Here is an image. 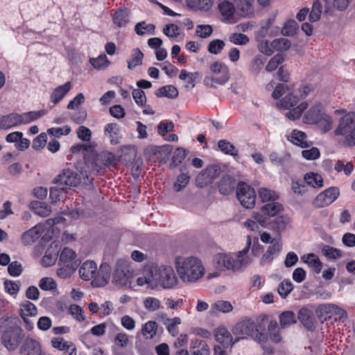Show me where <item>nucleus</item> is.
<instances>
[{"mask_svg":"<svg viewBox=\"0 0 355 355\" xmlns=\"http://www.w3.org/2000/svg\"><path fill=\"white\" fill-rule=\"evenodd\" d=\"M157 97H167L175 98L178 96L177 88L173 85H166L159 87L155 93Z\"/></svg>","mask_w":355,"mask_h":355,"instance_id":"38","label":"nucleus"},{"mask_svg":"<svg viewBox=\"0 0 355 355\" xmlns=\"http://www.w3.org/2000/svg\"><path fill=\"white\" fill-rule=\"evenodd\" d=\"M218 146L219 149L226 155L234 157L238 155V150L236 148V147L230 141L225 139L220 140L218 143Z\"/></svg>","mask_w":355,"mask_h":355,"instance_id":"45","label":"nucleus"},{"mask_svg":"<svg viewBox=\"0 0 355 355\" xmlns=\"http://www.w3.org/2000/svg\"><path fill=\"white\" fill-rule=\"evenodd\" d=\"M81 176H83L85 184H91L94 180V177L92 173H87V171L82 170L80 175L76 171L70 168H64L62 171L55 178L53 183L62 186L63 187H77L81 181Z\"/></svg>","mask_w":355,"mask_h":355,"instance_id":"3","label":"nucleus"},{"mask_svg":"<svg viewBox=\"0 0 355 355\" xmlns=\"http://www.w3.org/2000/svg\"><path fill=\"white\" fill-rule=\"evenodd\" d=\"M60 268L57 270V275L61 279H67L74 272L78 265L58 264Z\"/></svg>","mask_w":355,"mask_h":355,"instance_id":"46","label":"nucleus"},{"mask_svg":"<svg viewBox=\"0 0 355 355\" xmlns=\"http://www.w3.org/2000/svg\"><path fill=\"white\" fill-rule=\"evenodd\" d=\"M94 159L92 164V172L93 174L100 173L101 170L110 166L114 160V156L112 153L103 151L96 155L93 153Z\"/></svg>","mask_w":355,"mask_h":355,"instance_id":"13","label":"nucleus"},{"mask_svg":"<svg viewBox=\"0 0 355 355\" xmlns=\"http://www.w3.org/2000/svg\"><path fill=\"white\" fill-rule=\"evenodd\" d=\"M213 263L216 269L220 271L225 270L238 271L244 265V260L234 259L229 254L220 253L214 256Z\"/></svg>","mask_w":355,"mask_h":355,"instance_id":"8","label":"nucleus"},{"mask_svg":"<svg viewBox=\"0 0 355 355\" xmlns=\"http://www.w3.org/2000/svg\"><path fill=\"white\" fill-rule=\"evenodd\" d=\"M297 318L305 329L314 331L316 329V319L313 311L306 307L302 308L297 313Z\"/></svg>","mask_w":355,"mask_h":355,"instance_id":"14","label":"nucleus"},{"mask_svg":"<svg viewBox=\"0 0 355 355\" xmlns=\"http://www.w3.org/2000/svg\"><path fill=\"white\" fill-rule=\"evenodd\" d=\"M157 327L158 325L155 321H148L142 326L141 334L145 339H153L156 335Z\"/></svg>","mask_w":355,"mask_h":355,"instance_id":"37","label":"nucleus"},{"mask_svg":"<svg viewBox=\"0 0 355 355\" xmlns=\"http://www.w3.org/2000/svg\"><path fill=\"white\" fill-rule=\"evenodd\" d=\"M279 322L282 328H287L291 324L296 322L295 315L293 311H287L279 315Z\"/></svg>","mask_w":355,"mask_h":355,"instance_id":"43","label":"nucleus"},{"mask_svg":"<svg viewBox=\"0 0 355 355\" xmlns=\"http://www.w3.org/2000/svg\"><path fill=\"white\" fill-rule=\"evenodd\" d=\"M43 232L42 226L37 225L25 232L21 236V241L24 245H31L38 239Z\"/></svg>","mask_w":355,"mask_h":355,"instance_id":"22","label":"nucleus"},{"mask_svg":"<svg viewBox=\"0 0 355 355\" xmlns=\"http://www.w3.org/2000/svg\"><path fill=\"white\" fill-rule=\"evenodd\" d=\"M180 324H181V319L178 317H175L171 319L167 318L164 322V324L166 325L168 331L173 336H175L178 335V326Z\"/></svg>","mask_w":355,"mask_h":355,"instance_id":"51","label":"nucleus"},{"mask_svg":"<svg viewBox=\"0 0 355 355\" xmlns=\"http://www.w3.org/2000/svg\"><path fill=\"white\" fill-rule=\"evenodd\" d=\"M218 9L221 15L227 20H229L235 12V8L233 3L226 1L219 3Z\"/></svg>","mask_w":355,"mask_h":355,"instance_id":"42","label":"nucleus"},{"mask_svg":"<svg viewBox=\"0 0 355 355\" xmlns=\"http://www.w3.org/2000/svg\"><path fill=\"white\" fill-rule=\"evenodd\" d=\"M19 125V114L18 113H10L0 118V129L8 130Z\"/></svg>","mask_w":355,"mask_h":355,"instance_id":"25","label":"nucleus"},{"mask_svg":"<svg viewBox=\"0 0 355 355\" xmlns=\"http://www.w3.org/2000/svg\"><path fill=\"white\" fill-rule=\"evenodd\" d=\"M287 139L302 148L310 147L312 145V142L307 140L306 133L298 130H293L290 135L287 137Z\"/></svg>","mask_w":355,"mask_h":355,"instance_id":"18","label":"nucleus"},{"mask_svg":"<svg viewBox=\"0 0 355 355\" xmlns=\"http://www.w3.org/2000/svg\"><path fill=\"white\" fill-rule=\"evenodd\" d=\"M220 173V168L216 166H209L202 171L196 178V185L202 188L211 184Z\"/></svg>","mask_w":355,"mask_h":355,"instance_id":"12","label":"nucleus"},{"mask_svg":"<svg viewBox=\"0 0 355 355\" xmlns=\"http://www.w3.org/2000/svg\"><path fill=\"white\" fill-rule=\"evenodd\" d=\"M304 180L307 185L313 188H321L323 187V179L322 176L318 173H306L304 177Z\"/></svg>","mask_w":355,"mask_h":355,"instance_id":"40","label":"nucleus"},{"mask_svg":"<svg viewBox=\"0 0 355 355\" xmlns=\"http://www.w3.org/2000/svg\"><path fill=\"white\" fill-rule=\"evenodd\" d=\"M284 60V57L282 54H276L268 62L266 67L267 71H272L275 70L279 64H282Z\"/></svg>","mask_w":355,"mask_h":355,"instance_id":"63","label":"nucleus"},{"mask_svg":"<svg viewBox=\"0 0 355 355\" xmlns=\"http://www.w3.org/2000/svg\"><path fill=\"white\" fill-rule=\"evenodd\" d=\"M190 180V176L185 167L181 168V173L177 178V181L173 184V189L176 192H180L188 184Z\"/></svg>","mask_w":355,"mask_h":355,"instance_id":"36","label":"nucleus"},{"mask_svg":"<svg viewBox=\"0 0 355 355\" xmlns=\"http://www.w3.org/2000/svg\"><path fill=\"white\" fill-rule=\"evenodd\" d=\"M76 258V254L72 249L64 248L60 254L58 264L78 266Z\"/></svg>","mask_w":355,"mask_h":355,"instance_id":"29","label":"nucleus"},{"mask_svg":"<svg viewBox=\"0 0 355 355\" xmlns=\"http://www.w3.org/2000/svg\"><path fill=\"white\" fill-rule=\"evenodd\" d=\"M89 62L94 68L101 69L107 66L109 61L106 55L101 54L96 58H90Z\"/></svg>","mask_w":355,"mask_h":355,"instance_id":"59","label":"nucleus"},{"mask_svg":"<svg viewBox=\"0 0 355 355\" xmlns=\"http://www.w3.org/2000/svg\"><path fill=\"white\" fill-rule=\"evenodd\" d=\"M302 260L311 267L315 272L319 274L321 272L322 268V263L320 259L315 254L311 253L304 255L302 257Z\"/></svg>","mask_w":355,"mask_h":355,"instance_id":"33","label":"nucleus"},{"mask_svg":"<svg viewBox=\"0 0 355 355\" xmlns=\"http://www.w3.org/2000/svg\"><path fill=\"white\" fill-rule=\"evenodd\" d=\"M235 187L234 180L230 176L227 175L223 177L219 182L218 189L219 191L223 195H229L231 193Z\"/></svg>","mask_w":355,"mask_h":355,"instance_id":"34","label":"nucleus"},{"mask_svg":"<svg viewBox=\"0 0 355 355\" xmlns=\"http://www.w3.org/2000/svg\"><path fill=\"white\" fill-rule=\"evenodd\" d=\"M297 28L298 24L295 20H288L282 28V33L285 36H293L295 35Z\"/></svg>","mask_w":355,"mask_h":355,"instance_id":"57","label":"nucleus"},{"mask_svg":"<svg viewBox=\"0 0 355 355\" xmlns=\"http://www.w3.org/2000/svg\"><path fill=\"white\" fill-rule=\"evenodd\" d=\"M71 151L72 153H76L82 151L85 159L88 161V154H93V153H94V148L90 145L76 144L71 148Z\"/></svg>","mask_w":355,"mask_h":355,"instance_id":"56","label":"nucleus"},{"mask_svg":"<svg viewBox=\"0 0 355 355\" xmlns=\"http://www.w3.org/2000/svg\"><path fill=\"white\" fill-rule=\"evenodd\" d=\"M132 275V270L129 259L125 258L119 259L114 266L112 282L119 287L125 286L129 282Z\"/></svg>","mask_w":355,"mask_h":355,"instance_id":"4","label":"nucleus"},{"mask_svg":"<svg viewBox=\"0 0 355 355\" xmlns=\"http://www.w3.org/2000/svg\"><path fill=\"white\" fill-rule=\"evenodd\" d=\"M340 191L337 187H330L319 193L313 202V205L318 208H322L331 205L339 196Z\"/></svg>","mask_w":355,"mask_h":355,"instance_id":"10","label":"nucleus"},{"mask_svg":"<svg viewBox=\"0 0 355 355\" xmlns=\"http://www.w3.org/2000/svg\"><path fill=\"white\" fill-rule=\"evenodd\" d=\"M155 286L159 284L164 288H171L176 285L178 278L173 269L170 266H162L153 271Z\"/></svg>","mask_w":355,"mask_h":355,"instance_id":"7","label":"nucleus"},{"mask_svg":"<svg viewBox=\"0 0 355 355\" xmlns=\"http://www.w3.org/2000/svg\"><path fill=\"white\" fill-rule=\"evenodd\" d=\"M282 249V243L279 239H272L267 251L260 259V264L264 266L270 264L275 257L278 256Z\"/></svg>","mask_w":355,"mask_h":355,"instance_id":"15","label":"nucleus"},{"mask_svg":"<svg viewBox=\"0 0 355 355\" xmlns=\"http://www.w3.org/2000/svg\"><path fill=\"white\" fill-rule=\"evenodd\" d=\"M335 309H337V305L333 304L320 305L316 310L318 318L322 322L331 318L334 315Z\"/></svg>","mask_w":355,"mask_h":355,"instance_id":"27","label":"nucleus"},{"mask_svg":"<svg viewBox=\"0 0 355 355\" xmlns=\"http://www.w3.org/2000/svg\"><path fill=\"white\" fill-rule=\"evenodd\" d=\"M225 42L220 40H214L208 44V51L213 54H218L225 47Z\"/></svg>","mask_w":355,"mask_h":355,"instance_id":"64","label":"nucleus"},{"mask_svg":"<svg viewBox=\"0 0 355 355\" xmlns=\"http://www.w3.org/2000/svg\"><path fill=\"white\" fill-rule=\"evenodd\" d=\"M255 331H257V327L252 320L239 322L233 328V333L237 336L236 340L245 338L248 336L254 337Z\"/></svg>","mask_w":355,"mask_h":355,"instance_id":"11","label":"nucleus"},{"mask_svg":"<svg viewBox=\"0 0 355 355\" xmlns=\"http://www.w3.org/2000/svg\"><path fill=\"white\" fill-rule=\"evenodd\" d=\"M324 114L322 112V105L316 103L305 113L303 121L306 124H315L320 121V119Z\"/></svg>","mask_w":355,"mask_h":355,"instance_id":"20","label":"nucleus"},{"mask_svg":"<svg viewBox=\"0 0 355 355\" xmlns=\"http://www.w3.org/2000/svg\"><path fill=\"white\" fill-rule=\"evenodd\" d=\"M334 135L340 137V142L345 146H355V113L349 112L339 121L338 127L334 130Z\"/></svg>","mask_w":355,"mask_h":355,"instance_id":"2","label":"nucleus"},{"mask_svg":"<svg viewBox=\"0 0 355 355\" xmlns=\"http://www.w3.org/2000/svg\"><path fill=\"white\" fill-rule=\"evenodd\" d=\"M308 104L306 102H302L296 107L293 108L286 114L287 118L290 120L295 121L301 117L302 113L307 108Z\"/></svg>","mask_w":355,"mask_h":355,"instance_id":"50","label":"nucleus"},{"mask_svg":"<svg viewBox=\"0 0 355 355\" xmlns=\"http://www.w3.org/2000/svg\"><path fill=\"white\" fill-rule=\"evenodd\" d=\"M24 338L23 330L17 325H12L3 332L1 343L8 351H15Z\"/></svg>","mask_w":355,"mask_h":355,"instance_id":"6","label":"nucleus"},{"mask_svg":"<svg viewBox=\"0 0 355 355\" xmlns=\"http://www.w3.org/2000/svg\"><path fill=\"white\" fill-rule=\"evenodd\" d=\"M259 196L263 203H269L278 200L279 194L274 190L261 187L258 191Z\"/></svg>","mask_w":355,"mask_h":355,"instance_id":"35","label":"nucleus"},{"mask_svg":"<svg viewBox=\"0 0 355 355\" xmlns=\"http://www.w3.org/2000/svg\"><path fill=\"white\" fill-rule=\"evenodd\" d=\"M293 289L292 282L289 280H284L278 286L277 292L282 297L286 298Z\"/></svg>","mask_w":355,"mask_h":355,"instance_id":"60","label":"nucleus"},{"mask_svg":"<svg viewBox=\"0 0 355 355\" xmlns=\"http://www.w3.org/2000/svg\"><path fill=\"white\" fill-rule=\"evenodd\" d=\"M214 0H187L189 8L200 10H209L213 6Z\"/></svg>","mask_w":355,"mask_h":355,"instance_id":"41","label":"nucleus"},{"mask_svg":"<svg viewBox=\"0 0 355 355\" xmlns=\"http://www.w3.org/2000/svg\"><path fill=\"white\" fill-rule=\"evenodd\" d=\"M291 46V41L284 37L275 39L271 42V46L273 48L274 51H286L290 49Z\"/></svg>","mask_w":355,"mask_h":355,"instance_id":"48","label":"nucleus"},{"mask_svg":"<svg viewBox=\"0 0 355 355\" xmlns=\"http://www.w3.org/2000/svg\"><path fill=\"white\" fill-rule=\"evenodd\" d=\"M71 84L68 81L62 85L57 87L51 94V101L54 104L58 103L71 90Z\"/></svg>","mask_w":355,"mask_h":355,"instance_id":"28","label":"nucleus"},{"mask_svg":"<svg viewBox=\"0 0 355 355\" xmlns=\"http://www.w3.org/2000/svg\"><path fill=\"white\" fill-rule=\"evenodd\" d=\"M261 209L262 213L271 218L276 216L282 209V205L276 200L265 204Z\"/></svg>","mask_w":355,"mask_h":355,"instance_id":"39","label":"nucleus"},{"mask_svg":"<svg viewBox=\"0 0 355 355\" xmlns=\"http://www.w3.org/2000/svg\"><path fill=\"white\" fill-rule=\"evenodd\" d=\"M175 264L180 278L185 282H195L205 274V268L196 257H177Z\"/></svg>","mask_w":355,"mask_h":355,"instance_id":"1","label":"nucleus"},{"mask_svg":"<svg viewBox=\"0 0 355 355\" xmlns=\"http://www.w3.org/2000/svg\"><path fill=\"white\" fill-rule=\"evenodd\" d=\"M266 58L261 55H256L250 64V70L254 74H258L262 69Z\"/></svg>","mask_w":355,"mask_h":355,"instance_id":"52","label":"nucleus"},{"mask_svg":"<svg viewBox=\"0 0 355 355\" xmlns=\"http://www.w3.org/2000/svg\"><path fill=\"white\" fill-rule=\"evenodd\" d=\"M51 342L53 347L63 351L65 355H76V348L72 343L64 341L62 338H55Z\"/></svg>","mask_w":355,"mask_h":355,"instance_id":"26","label":"nucleus"},{"mask_svg":"<svg viewBox=\"0 0 355 355\" xmlns=\"http://www.w3.org/2000/svg\"><path fill=\"white\" fill-rule=\"evenodd\" d=\"M21 315L33 316L37 314V308L34 304L26 301L21 304Z\"/></svg>","mask_w":355,"mask_h":355,"instance_id":"61","label":"nucleus"},{"mask_svg":"<svg viewBox=\"0 0 355 355\" xmlns=\"http://www.w3.org/2000/svg\"><path fill=\"white\" fill-rule=\"evenodd\" d=\"M334 169L338 172L343 171L345 175H349L352 173L354 166L350 162L345 164L344 161L338 160L334 166Z\"/></svg>","mask_w":355,"mask_h":355,"instance_id":"62","label":"nucleus"},{"mask_svg":"<svg viewBox=\"0 0 355 355\" xmlns=\"http://www.w3.org/2000/svg\"><path fill=\"white\" fill-rule=\"evenodd\" d=\"M187 156V151L182 148H178L173 153L171 166L174 167L180 165Z\"/></svg>","mask_w":355,"mask_h":355,"instance_id":"58","label":"nucleus"},{"mask_svg":"<svg viewBox=\"0 0 355 355\" xmlns=\"http://www.w3.org/2000/svg\"><path fill=\"white\" fill-rule=\"evenodd\" d=\"M110 266L106 262L102 263L99 269L96 270V277L92 280V284L97 287L105 286L110 280Z\"/></svg>","mask_w":355,"mask_h":355,"instance_id":"16","label":"nucleus"},{"mask_svg":"<svg viewBox=\"0 0 355 355\" xmlns=\"http://www.w3.org/2000/svg\"><path fill=\"white\" fill-rule=\"evenodd\" d=\"M192 355H209V349L205 341L196 339L191 343Z\"/></svg>","mask_w":355,"mask_h":355,"instance_id":"31","label":"nucleus"},{"mask_svg":"<svg viewBox=\"0 0 355 355\" xmlns=\"http://www.w3.org/2000/svg\"><path fill=\"white\" fill-rule=\"evenodd\" d=\"M161 302L154 297H146L144 301L145 309L149 312H154L161 308Z\"/></svg>","mask_w":355,"mask_h":355,"instance_id":"54","label":"nucleus"},{"mask_svg":"<svg viewBox=\"0 0 355 355\" xmlns=\"http://www.w3.org/2000/svg\"><path fill=\"white\" fill-rule=\"evenodd\" d=\"M143 57L144 54L139 49H132L130 58L128 61V67L131 69L141 64Z\"/></svg>","mask_w":355,"mask_h":355,"instance_id":"44","label":"nucleus"},{"mask_svg":"<svg viewBox=\"0 0 355 355\" xmlns=\"http://www.w3.org/2000/svg\"><path fill=\"white\" fill-rule=\"evenodd\" d=\"M58 243H52L46 249L44 256L42 258V263L44 266L48 267L53 265L58 257Z\"/></svg>","mask_w":355,"mask_h":355,"instance_id":"21","label":"nucleus"},{"mask_svg":"<svg viewBox=\"0 0 355 355\" xmlns=\"http://www.w3.org/2000/svg\"><path fill=\"white\" fill-rule=\"evenodd\" d=\"M299 96L293 94H288L281 101L280 105L284 109H290L297 105L299 101Z\"/></svg>","mask_w":355,"mask_h":355,"instance_id":"53","label":"nucleus"},{"mask_svg":"<svg viewBox=\"0 0 355 355\" xmlns=\"http://www.w3.org/2000/svg\"><path fill=\"white\" fill-rule=\"evenodd\" d=\"M21 353L24 355H44L42 353L40 343L31 338L25 339Z\"/></svg>","mask_w":355,"mask_h":355,"instance_id":"19","label":"nucleus"},{"mask_svg":"<svg viewBox=\"0 0 355 355\" xmlns=\"http://www.w3.org/2000/svg\"><path fill=\"white\" fill-rule=\"evenodd\" d=\"M112 21L119 28L126 26L130 21V10L127 8L117 9L113 15Z\"/></svg>","mask_w":355,"mask_h":355,"instance_id":"24","label":"nucleus"},{"mask_svg":"<svg viewBox=\"0 0 355 355\" xmlns=\"http://www.w3.org/2000/svg\"><path fill=\"white\" fill-rule=\"evenodd\" d=\"M315 124H318L321 130L326 133L332 129L333 119L328 114H324L320 119V121Z\"/></svg>","mask_w":355,"mask_h":355,"instance_id":"55","label":"nucleus"},{"mask_svg":"<svg viewBox=\"0 0 355 355\" xmlns=\"http://www.w3.org/2000/svg\"><path fill=\"white\" fill-rule=\"evenodd\" d=\"M210 70L214 73V76H207L204 78L205 85L210 87H216L217 85L225 84L229 78V69L223 64L215 62L210 66Z\"/></svg>","mask_w":355,"mask_h":355,"instance_id":"5","label":"nucleus"},{"mask_svg":"<svg viewBox=\"0 0 355 355\" xmlns=\"http://www.w3.org/2000/svg\"><path fill=\"white\" fill-rule=\"evenodd\" d=\"M322 11V6L319 0H315L313 3L311 11L309 15V19L311 22L318 21L320 19Z\"/></svg>","mask_w":355,"mask_h":355,"instance_id":"47","label":"nucleus"},{"mask_svg":"<svg viewBox=\"0 0 355 355\" xmlns=\"http://www.w3.org/2000/svg\"><path fill=\"white\" fill-rule=\"evenodd\" d=\"M97 265L93 261H85L79 268L80 278L85 281L94 280L96 277Z\"/></svg>","mask_w":355,"mask_h":355,"instance_id":"17","label":"nucleus"},{"mask_svg":"<svg viewBox=\"0 0 355 355\" xmlns=\"http://www.w3.org/2000/svg\"><path fill=\"white\" fill-rule=\"evenodd\" d=\"M155 29V25L152 24H147L145 21L139 22L135 26V31L136 33L139 35H143L146 33L154 35Z\"/></svg>","mask_w":355,"mask_h":355,"instance_id":"49","label":"nucleus"},{"mask_svg":"<svg viewBox=\"0 0 355 355\" xmlns=\"http://www.w3.org/2000/svg\"><path fill=\"white\" fill-rule=\"evenodd\" d=\"M291 223V218L287 215H282L277 217L271 221L270 228L278 233L286 230Z\"/></svg>","mask_w":355,"mask_h":355,"instance_id":"32","label":"nucleus"},{"mask_svg":"<svg viewBox=\"0 0 355 355\" xmlns=\"http://www.w3.org/2000/svg\"><path fill=\"white\" fill-rule=\"evenodd\" d=\"M216 340L220 343L224 348L232 345L233 338L228 330L225 327H219L214 331Z\"/></svg>","mask_w":355,"mask_h":355,"instance_id":"23","label":"nucleus"},{"mask_svg":"<svg viewBox=\"0 0 355 355\" xmlns=\"http://www.w3.org/2000/svg\"><path fill=\"white\" fill-rule=\"evenodd\" d=\"M236 197L241 205L246 209L253 208L256 202V192L245 182H239L236 190Z\"/></svg>","mask_w":355,"mask_h":355,"instance_id":"9","label":"nucleus"},{"mask_svg":"<svg viewBox=\"0 0 355 355\" xmlns=\"http://www.w3.org/2000/svg\"><path fill=\"white\" fill-rule=\"evenodd\" d=\"M31 209L35 212V214L46 217L51 213V207L44 202L33 201L30 205Z\"/></svg>","mask_w":355,"mask_h":355,"instance_id":"30","label":"nucleus"}]
</instances>
